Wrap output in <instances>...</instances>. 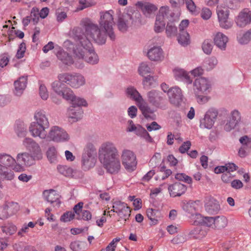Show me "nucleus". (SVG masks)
Masks as SVG:
<instances>
[{"label":"nucleus","instance_id":"56","mask_svg":"<svg viewBox=\"0 0 251 251\" xmlns=\"http://www.w3.org/2000/svg\"><path fill=\"white\" fill-rule=\"evenodd\" d=\"M195 205V203L193 202L189 201L186 203H184L182 205V208L188 214L191 215L195 213L196 208Z\"/></svg>","mask_w":251,"mask_h":251},{"label":"nucleus","instance_id":"6","mask_svg":"<svg viewBox=\"0 0 251 251\" xmlns=\"http://www.w3.org/2000/svg\"><path fill=\"white\" fill-rule=\"evenodd\" d=\"M23 146L30 152L35 160H39L42 158L41 149L36 141L31 138H25L23 141Z\"/></svg>","mask_w":251,"mask_h":251},{"label":"nucleus","instance_id":"34","mask_svg":"<svg viewBox=\"0 0 251 251\" xmlns=\"http://www.w3.org/2000/svg\"><path fill=\"white\" fill-rule=\"evenodd\" d=\"M15 161L16 158H14L10 154L4 152L0 153V164L10 168Z\"/></svg>","mask_w":251,"mask_h":251},{"label":"nucleus","instance_id":"43","mask_svg":"<svg viewBox=\"0 0 251 251\" xmlns=\"http://www.w3.org/2000/svg\"><path fill=\"white\" fill-rule=\"evenodd\" d=\"M47 156L51 163H55L58 156L56 148L53 146L49 147L47 151Z\"/></svg>","mask_w":251,"mask_h":251},{"label":"nucleus","instance_id":"30","mask_svg":"<svg viewBox=\"0 0 251 251\" xmlns=\"http://www.w3.org/2000/svg\"><path fill=\"white\" fill-rule=\"evenodd\" d=\"M14 172L9 168L0 163V178L7 180H11L14 179Z\"/></svg>","mask_w":251,"mask_h":251},{"label":"nucleus","instance_id":"58","mask_svg":"<svg viewBox=\"0 0 251 251\" xmlns=\"http://www.w3.org/2000/svg\"><path fill=\"white\" fill-rule=\"evenodd\" d=\"M177 32V27L172 23L167 24L166 27V33L168 37L174 36Z\"/></svg>","mask_w":251,"mask_h":251},{"label":"nucleus","instance_id":"38","mask_svg":"<svg viewBox=\"0 0 251 251\" xmlns=\"http://www.w3.org/2000/svg\"><path fill=\"white\" fill-rule=\"evenodd\" d=\"M134 132L137 136L143 138L147 142L150 143L152 142V138L151 137L147 131L141 126L138 125L137 128Z\"/></svg>","mask_w":251,"mask_h":251},{"label":"nucleus","instance_id":"5","mask_svg":"<svg viewBox=\"0 0 251 251\" xmlns=\"http://www.w3.org/2000/svg\"><path fill=\"white\" fill-rule=\"evenodd\" d=\"M148 101L153 106L160 109L166 107V99L164 94L157 90H151L147 94Z\"/></svg>","mask_w":251,"mask_h":251},{"label":"nucleus","instance_id":"20","mask_svg":"<svg viewBox=\"0 0 251 251\" xmlns=\"http://www.w3.org/2000/svg\"><path fill=\"white\" fill-rule=\"evenodd\" d=\"M147 56L151 61H160L164 58L163 51L160 47L153 46L149 50Z\"/></svg>","mask_w":251,"mask_h":251},{"label":"nucleus","instance_id":"26","mask_svg":"<svg viewBox=\"0 0 251 251\" xmlns=\"http://www.w3.org/2000/svg\"><path fill=\"white\" fill-rule=\"evenodd\" d=\"M174 13L170 9L168 6H162L160 7L156 17L162 19L165 21H171L173 20Z\"/></svg>","mask_w":251,"mask_h":251},{"label":"nucleus","instance_id":"3","mask_svg":"<svg viewBox=\"0 0 251 251\" xmlns=\"http://www.w3.org/2000/svg\"><path fill=\"white\" fill-rule=\"evenodd\" d=\"M34 121L32 122L28 127L31 135L46 141L50 126V122L46 112L42 110L35 112L33 117Z\"/></svg>","mask_w":251,"mask_h":251},{"label":"nucleus","instance_id":"37","mask_svg":"<svg viewBox=\"0 0 251 251\" xmlns=\"http://www.w3.org/2000/svg\"><path fill=\"white\" fill-rule=\"evenodd\" d=\"M75 73H64L58 75L57 78L60 81L66 83L68 85L72 87Z\"/></svg>","mask_w":251,"mask_h":251},{"label":"nucleus","instance_id":"31","mask_svg":"<svg viewBox=\"0 0 251 251\" xmlns=\"http://www.w3.org/2000/svg\"><path fill=\"white\" fill-rule=\"evenodd\" d=\"M57 58L64 64L70 66L74 63V60L72 56L66 52L60 50L56 53Z\"/></svg>","mask_w":251,"mask_h":251},{"label":"nucleus","instance_id":"47","mask_svg":"<svg viewBox=\"0 0 251 251\" xmlns=\"http://www.w3.org/2000/svg\"><path fill=\"white\" fill-rule=\"evenodd\" d=\"M82 154L96 157L97 154L96 148L93 144L89 143L86 145Z\"/></svg>","mask_w":251,"mask_h":251},{"label":"nucleus","instance_id":"10","mask_svg":"<svg viewBox=\"0 0 251 251\" xmlns=\"http://www.w3.org/2000/svg\"><path fill=\"white\" fill-rule=\"evenodd\" d=\"M52 91L57 95L62 97L63 99H68L72 96V90L66 86L59 79L55 80L51 84Z\"/></svg>","mask_w":251,"mask_h":251},{"label":"nucleus","instance_id":"22","mask_svg":"<svg viewBox=\"0 0 251 251\" xmlns=\"http://www.w3.org/2000/svg\"><path fill=\"white\" fill-rule=\"evenodd\" d=\"M43 196L45 200L51 204H55L57 206L60 204V195L57 191L52 190H45L43 192Z\"/></svg>","mask_w":251,"mask_h":251},{"label":"nucleus","instance_id":"36","mask_svg":"<svg viewBox=\"0 0 251 251\" xmlns=\"http://www.w3.org/2000/svg\"><path fill=\"white\" fill-rule=\"evenodd\" d=\"M137 105L146 118H151V114L152 113V111L144 99L138 103Z\"/></svg>","mask_w":251,"mask_h":251},{"label":"nucleus","instance_id":"7","mask_svg":"<svg viewBox=\"0 0 251 251\" xmlns=\"http://www.w3.org/2000/svg\"><path fill=\"white\" fill-rule=\"evenodd\" d=\"M218 115L217 109L210 108L205 113L204 117L200 120V127L201 128L211 129L215 123Z\"/></svg>","mask_w":251,"mask_h":251},{"label":"nucleus","instance_id":"14","mask_svg":"<svg viewBox=\"0 0 251 251\" xmlns=\"http://www.w3.org/2000/svg\"><path fill=\"white\" fill-rule=\"evenodd\" d=\"M235 22L240 27H244L251 23V11L248 8L242 10L235 17Z\"/></svg>","mask_w":251,"mask_h":251},{"label":"nucleus","instance_id":"4","mask_svg":"<svg viewBox=\"0 0 251 251\" xmlns=\"http://www.w3.org/2000/svg\"><path fill=\"white\" fill-rule=\"evenodd\" d=\"M70 136L61 126H53L49 128L46 141L55 143H64L69 141Z\"/></svg>","mask_w":251,"mask_h":251},{"label":"nucleus","instance_id":"1","mask_svg":"<svg viewBox=\"0 0 251 251\" xmlns=\"http://www.w3.org/2000/svg\"><path fill=\"white\" fill-rule=\"evenodd\" d=\"M114 12L112 10L101 11L99 13V25L92 22L84 25V32L80 28L75 29L76 37L79 42L74 50V53L78 58L83 59L90 65L97 64L99 62L98 54L95 51L91 40L99 45L105 43L107 37L112 41L116 39L114 31Z\"/></svg>","mask_w":251,"mask_h":251},{"label":"nucleus","instance_id":"53","mask_svg":"<svg viewBox=\"0 0 251 251\" xmlns=\"http://www.w3.org/2000/svg\"><path fill=\"white\" fill-rule=\"evenodd\" d=\"M165 25L166 21L157 17H156V20L154 27V30L155 32L156 33L162 32L165 28Z\"/></svg>","mask_w":251,"mask_h":251},{"label":"nucleus","instance_id":"41","mask_svg":"<svg viewBox=\"0 0 251 251\" xmlns=\"http://www.w3.org/2000/svg\"><path fill=\"white\" fill-rule=\"evenodd\" d=\"M138 72L142 76H145L146 75L151 73V68L150 63L147 62L141 63L138 68Z\"/></svg>","mask_w":251,"mask_h":251},{"label":"nucleus","instance_id":"9","mask_svg":"<svg viewBox=\"0 0 251 251\" xmlns=\"http://www.w3.org/2000/svg\"><path fill=\"white\" fill-rule=\"evenodd\" d=\"M229 11L226 6L222 5L217 7V14L220 26L224 29H229L232 26V23L228 20Z\"/></svg>","mask_w":251,"mask_h":251},{"label":"nucleus","instance_id":"48","mask_svg":"<svg viewBox=\"0 0 251 251\" xmlns=\"http://www.w3.org/2000/svg\"><path fill=\"white\" fill-rule=\"evenodd\" d=\"M214 228H224L227 223V219L224 216H216L214 217Z\"/></svg>","mask_w":251,"mask_h":251},{"label":"nucleus","instance_id":"52","mask_svg":"<svg viewBox=\"0 0 251 251\" xmlns=\"http://www.w3.org/2000/svg\"><path fill=\"white\" fill-rule=\"evenodd\" d=\"M218 60L215 57L208 58L204 63V67L207 71L213 69L218 64Z\"/></svg>","mask_w":251,"mask_h":251},{"label":"nucleus","instance_id":"16","mask_svg":"<svg viewBox=\"0 0 251 251\" xmlns=\"http://www.w3.org/2000/svg\"><path fill=\"white\" fill-rule=\"evenodd\" d=\"M173 74L175 79L178 81H182L187 84H191L193 82L189 73L183 69L175 68L173 70Z\"/></svg>","mask_w":251,"mask_h":251},{"label":"nucleus","instance_id":"40","mask_svg":"<svg viewBox=\"0 0 251 251\" xmlns=\"http://www.w3.org/2000/svg\"><path fill=\"white\" fill-rule=\"evenodd\" d=\"M14 130L18 137H25L27 133L26 126L23 122H17L14 126Z\"/></svg>","mask_w":251,"mask_h":251},{"label":"nucleus","instance_id":"19","mask_svg":"<svg viewBox=\"0 0 251 251\" xmlns=\"http://www.w3.org/2000/svg\"><path fill=\"white\" fill-rule=\"evenodd\" d=\"M186 189V186L180 182H176L168 187L170 195L172 197L180 196L185 192Z\"/></svg>","mask_w":251,"mask_h":251},{"label":"nucleus","instance_id":"44","mask_svg":"<svg viewBox=\"0 0 251 251\" xmlns=\"http://www.w3.org/2000/svg\"><path fill=\"white\" fill-rule=\"evenodd\" d=\"M237 38L239 43L241 45L249 43L251 41V28L242 34L238 35Z\"/></svg>","mask_w":251,"mask_h":251},{"label":"nucleus","instance_id":"12","mask_svg":"<svg viewBox=\"0 0 251 251\" xmlns=\"http://www.w3.org/2000/svg\"><path fill=\"white\" fill-rule=\"evenodd\" d=\"M57 170L60 175L69 178L78 179L82 178L83 176L81 171L74 170L70 167L66 165H58Z\"/></svg>","mask_w":251,"mask_h":251},{"label":"nucleus","instance_id":"61","mask_svg":"<svg viewBox=\"0 0 251 251\" xmlns=\"http://www.w3.org/2000/svg\"><path fill=\"white\" fill-rule=\"evenodd\" d=\"M175 178L180 181H183L188 184H191L192 179L191 177L183 173H178L176 175Z\"/></svg>","mask_w":251,"mask_h":251},{"label":"nucleus","instance_id":"23","mask_svg":"<svg viewBox=\"0 0 251 251\" xmlns=\"http://www.w3.org/2000/svg\"><path fill=\"white\" fill-rule=\"evenodd\" d=\"M83 111L81 107H71L68 110V116L71 122H76L82 119Z\"/></svg>","mask_w":251,"mask_h":251},{"label":"nucleus","instance_id":"29","mask_svg":"<svg viewBox=\"0 0 251 251\" xmlns=\"http://www.w3.org/2000/svg\"><path fill=\"white\" fill-rule=\"evenodd\" d=\"M96 162V157L82 154L81 163L84 170H89L94 167Z\"/></svg>","mask_w":251,"mask_h":251},{"label":"nucleus","instance_id":"18","mask_svg":"<svg viewBox=\"0 0 251 251\" xmlns=\"http://www.w3.org/2000/svg\"><path fill=\"white\" fill-rule=\"evenodd\" d=\"M16 160L22 163L25 167H30L34 165L35 160L29 152H20L17 153L16 156Z\"/></svg>","mask_w":251,"mask_h":251},{"label":"nucleus","instance_id":"35","mask_svg":"<svg viewBox=\"0 0 251 251\" xmlns=\"http://www.w3.org/2000/svg\"><path fill=\"white\" fill-rule=\"evenodd\" d=\"M86 83L85 77L80 74L75 73L72 88L78 89Z\"/></svg>","mask_w":251,"mask_h":251},{"label":"nucleus","instance_id":"25","mask_svg":"<svg viewBox=\"0 0 251 251\" xmlns=\"http://www.w3.org/2000/svg\"><path fill=\"white\" fill-rule=\"evenodd\" d=\"M137 5L147 17H149L152 13L157 10L156 5L149 2H138Z\"/></svg>","mask_w":251,"mask_h":251},{"label":"nucleus","instance_id":"50","mask_svg":"<svg viewBox=\"0 0 251 251\" xmlns=\"http://www.w3.org/2000/svg\"><path fill=\"white\" fill-rule=\"evenodd\" d=\"M239 142L241 144V147L246 149L247 151H251V138L245 135L240 137Z\"/></svg>","mask_w":251,"mask_h":251},{"label":"nucleus","instance_id":"11","mask_svg":"<svg viewBox=\"0 0 251 251\" xmlns=\"http://www.w3.org/2000/svg\"><path fill=\"white\" fill-rule=\"evenodd\" d=\"M112 204L113 209L108 211V213H116L120 218L126 221L129 217L130 213V209L127 204L119 201H112Z\"/></svg>","mask_w":251,"mask_h":251},{"label":"nucleus","instance_id":"2","mask_svg":"<svg viewBox=\"0 0 251 251\" xmlns=\"http://www.w3.org/2000/svg\"><path fill=\"white\" fill-rule=\"evenodd\" d=\"M99 160L110 174L117 173L121 169L119 151L114 143L106 142L101 145L98 151Z\"/></svg>","mask_w":251,"mask_h":251},{"label":"nucleus","instance_id":"39","mask_svg":"<svg viewBox=\"0 0 251 251\" xmlns=\"http://www.w3.org/2000/svg\"><path fill=\"white\" fill-rule=\"evenodd\" d=\"M206 234V231L202 229L200 226H197L191 230L189 233L190 237L195 239H201L204 237Z\"/></svg>","mask_w":251,"mask_h":251},{"label":"nucleus","instance_id":"24","mask_svg":"<svg viewBox=\"0 0 251 251\" xmlns=\"http://www.w3.org/2000/svg\"><path fill=\"white\" fill-rule=\"evenodd\" d=\"M125 94L127 98L135 101L136 104L144 99L137 90L132 86L126 88Z\"/></svg>","mask_w":251,"mask_h":251},{"label":"nucleus","instance_id":"49","mask_svg":"<svg viewBox=\"0 0 251 251\" xmlns=\"http://www.w3.org/2000/svg\"><path fill=\"white\" fill-rule=\"evenodd\" d=\"M2 231L6 235H11L17 231V227L12 223H7L1 226Z\"/></svg>","mask_w":251,"mask_h":251},{"label":"nucleus","instance_id":"45","mask_svg":"<svg viewBox=\"0 0 251 251\" xmlns=\"http://www.w3.org/2000/svg\"><path fill=\"white\" fill-rule=\"evenodd\" d=\"M190 223L194 225H202L204 221V217L198 213H194L191 215H188Z\"/></svg>","mask_w":251,"mask_h":251},{"label":"nucleus","instance_id":"59","mask_svg":"<svg viewBox=\"0 0 251 251\" xmlns=\"http://www.w3.org/2000/svg\"><path fill=\"white\" fill-rule=\"evenodd\" d=\"M202 49L205 53L210 54L213 49L211 42L208 40H205L202 43Z\"/></svg>","mask_w":251,"mask_h":251},{"label":"nucleus","instance_id":"32","mask_svg":"<svg viewBox=\"0 0 251 251\" xmlns=\"http://www.w3.org/2000/svg\"><path fill=\"white\" fill-rule=\"evenodd\" d=\"M147 215L151 221V224L155 225L158 224V219L161 217V213L158 210L149 208L147 210Z\"/></svg>","mask_w":251,"mask_h":251},{"label":"nucleus","instance_id":"33","mask_svg":"<svg viewBox=\"0 0 251 251\" xmlns=\"http://www.w3.org/2000/svg\"><path fill=\"white\" fill-rule=\"evenodd\" d=\"M72 96L68 99H66L67 100L72 101V106L75 107H80L81 106H87L88 104L86 100L82 98L76 97L72 91Z\"/></svg>","mask_w":251,"mask_h":251},{"label":"nucleus","instance_id":"27","mask_svg":"<svg viewBox=\"0 0 251 251\" xmlns=\"http://www.w3.org/2000/svg\"><path fill=\"white\" fill-rule=\"evenodd\" d=\"M205 209L208 213L214 215L218 213L221 210V207L217 201L211 200L205 204Z\"/></svg>","mask_w":251,"mask_h":251},{"label":"nucleus","instance_id":"13","mask_svg":"<svg viewBox=\"0 0 251 251\" xmlns=\"http://www.w3.org/2000/svg\"><path fill=\"white\" fill-rule=\"evenodd\" d=\"M170 103L176 106H179L183 101V95L181 89L175 86L171 87L169 94L167 95Z\"/></svg>","mask_w":251,"mask_h":251},{"label":"nucleus","instance_id":"62","mask_svg":"<svg viewBox=\"0 0 251 251\" xmlns=\"http://www.w3.org/2000/svg\"><path fill=\"white\" fill-rule=\"evenodd\" d=\"M3 207L6 209L8 213H13L16 210L18 207V204L16 202H8L5 203Z\"/></svg>","mask_w":251,"mask_h":251},{"label":"nucleus","instance_id":"15","mask_svg":"<svg viewBox=\"0 0 251 251\" xmlns=\"http://www.w3.org/2000/svg\"><path fill=\"white\" fill-rule=\"evenodd\" d=\"M193 85L199 91L205 94L209 92L211 88L210 81L204 77L196 79L194 82Z\"/></svg>","mask_w":251,"mask_h":251},{"label":"nucleus","instance_id":"28","mask_svg":"<svg viewBox=\"0 0 251 251\" xmlns=\"http://www.w3.org/2000/svg\"><path fill=\"white\" fill-rule=\"evenodd\" d=\"M129 20H132V17L128 14H126L119 17L117 26L119 30L122 32H125L127 30Z\"/></svg>","mask_w":251,"mask_h":251},{"label":"nucleus","instance_id":"63","mask_svg":"<svg viewBox=\"0 0 251 251\" xmlns=\"http://www.w3.org/2000/svg\"><path fill=\"white\" fill-rule=\"evenodd\" d=\"M75 214L72 211H68L64 213L60 218V220L63 222H68L74 218Z\"/></svg>","mask_w":251,"mask_h":251},{"label":"nucleus","instance_id":"8","mask_svg":"<svg viewBox=\"0 0 251 251\" xmlns=\"http://www.w3.org/2000/svg\"><path fill=\"white\" fill-rule=\"evenodd\" d=\"M122 163L125 169L128 171H134L137 165L136 157L133 151L125 149L121 154Z\"/></svg>","mask_w":251,"mask_h":251},{"label":"nucleus","instance_id":"21","mask_svg":"<svg viewBox=\"0 0 251 251\" xmlns=\"http://www.w3.org/2000/svg\"><path fill=\"white\" fill-rule=\"evenodd\" d=\"M27 82V76H22L14 83V94L17 96H21L26 87Z\"/></svg>","mask_w":251,"mask_h":251},{"label":"nucleus","instance_id":"51","mask_svg":"<svg viewBox=\"0 0 251 251\" xmlns=\"http://www.w3.org/2000/svg\"><path fill=\"white\" fill-rule=\"evenodd\" d=\"M86 243L78 241H74L70 244V248L73 251H85Z\"/></svg>","mask_w":251,"mask_h":251},{"label":"nucleus","instance_id":"42","mask_svg":"<svg viewBox=\"0 0 251 251\" xmlns=\"http://www.w3.org/2000/svg\"><path fill=\"white\" fill-rule=\"evenodd\" d=\"M144 77L142 83L145 88H153L157 85V81L154 76L149 75Z\"/></svg>","mask_w":251,"mask_h":251},{"label":"nucleus","instance_id":"55","mask_svg":"<svg viewBox=\"0 0 251 251\" xmlns=\"http://www.w3.org/2000/svg\"><path fill=\"white\" fill-rule=\"evenodd\" d=\"M79 6L76 9L77 11L82 10L86 8L95 5L93 0H79Z\"/></svg>","mask_w":251,"mask_h":251},{"label":"nucleus","instance_id":"54","mask_svg":"<svg viewBox=\"0 0 251 251\" xmlns=\"http://www.w3.org/2000/svg\"><path fill=\"white\" fill-rule=\"evenodd\" d=\"M228 118L238 124L241 120V113L239 110L234 109L230 112Z\"/></svg>","mask_w":251,"mask_h":251},{"label":"nucleus","instance_id":"60","mask_svg":"<svg viewBox=\"0 0 251 251\" xmlns=\"http://www.w3.org/2000/svg\"><path fill=\"white\" fill-rule=\"evenodd\" d=\"M200 15L203 20H208L211 17L212 11L209 8L204 7L202 8Z\"/></svg>","mask_w":251,"mask_h":251},{"label":"nucleus","instance_id":"64","mask_svg":"<svg viewBox=\"0 0 251 251\" xmlns=\"http://www.w3.org/2000/svg\"><path fill=\"white\" fill-rule=\"evenodd\" d=\"M238 125L235 122L227 118L226 122L224 125V129L226 131H230L233 129Z\"/></svg>","mask_w":251,"mask_h":251},{"label":"nucleus","instance_id":"46","mask_svg":"<svg viewBox=\"0 0 251 251\" xmlns=\"http://www.w3.org/2000/svg\"><path fill=\"white\" fill-rule=\"evenodd\" d=\"M178 43L182 46H186L190 43V38L189 33L186 32H179L177 37Z\"/></svg>","mask_w":251,"mask_h":251},{"label":"nucleus","instance_id":"57","mask_svg":"<svg viewBox=\"0 0 251 251\" xmlns=\"http://www.w3.org/2000/svg\"><path fill=\"white\" fill-rule=\"evenodd\" d=\"M188 10L193 15H197L198 11L197 7L193 0H183Z\"/></svg>","mask_w":251,"mask_h":251},{"label":"nucleus","instance_id":"17","mask_svg":"<svg viewBox=\"0 0 251 251\" xmlns=\"http://www.w3.org/2000/svg\"><path fill=\"white\" fill-rule=\"evenodd\" d=\"M213 41L215 45L221 50H225L228 38L221 32H217L213 35Z\"/></svg>","mask_w":251,"mask_h":251}]
</instances>
